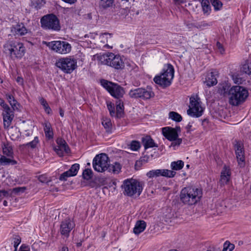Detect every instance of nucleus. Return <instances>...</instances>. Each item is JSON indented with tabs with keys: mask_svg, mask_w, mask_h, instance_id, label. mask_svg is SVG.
Masks as SVG:
<instances>
[{
	"mask_svg": "<svg viewBox=\"0 0 251 251\" xmlns=\"http://www.w3.org/2000/svg\"><path fill=\"white\" fill-rule=\"evenodd\" d=\"M5 97L10 105L11 106L12 108L14 110L18 109V106L19 105V104L18 103L17 101L15 99L14 97L12 95L9 94H6L5 95Z\"/></svg>",
	"mask_w": 251,
	"mask_h": 251,
	"instance_id": "a878e982",
	"label": "nucleus"
},
{
	"mask_svg": "<svg viewBox=\"0 0 251 251\" xmlns=\"http://www.w3.org/2000/svg\"><path fill=\"white\" fill-rule=\"evenodd\" d=\"M44 130L47 138L50 139L53 138V133L50 124L45 122L44 124Z\"/></svg>",
	"mask_w": 251,
	"mask_h": 251,
	"instance_id": "5701e85b",
	"label": "nucleus"
},
{
	"mask_svg": "<svg viewBox=\"0 0 251 251\" xmlns=\"http://www.w3.org/2000/svg\"><path fill=\"white\" fill-rule=\"evenodd\" d=\"M17 161L14 159L7 158L5 156L0 154V166L9 165H15Z\"/></svg>",
	"mask_w": 251,
	"mask_h": 251,
	"instance_id": "b1692460",
	"label": "nucleus"
},
{
	"mask_svg": "<svg viewBox=\"0 0 251 251\" xmlns=\"http://www.w3.org/2000/svg\"><path fill=\"white\" fill-rule=\"evenodd\" d=\"M102 125L105 128L107 132H111L112 123L111 120L109 119H103L102 121Z\"/></svg>",
	"mask_w": 251,
	"mask_h": 251,
	"instance_id": "f704fd0d",
	"label": "nucleus"
},
{
	"mask_svg": "<svg viewBox=\"0 0 251 251\" xmlns=\"http://www.w3.org/2000/svg\"><path fill=\"white\" fill-rule=\"evenodd\" d=\"M46 45L50 49L60 54H67L71 50V46L65 41H53L51 42H45Z\"/></svg>",
	"mask_w": 251,
	"mask_h": 251,
	"instance_id": "ddd939ff",
	"label": "nucleus"
},
{
	"mask_svg": "<svg viewBox=\"0 0 251 251\" xmlns=\"http://www.w3.org/2000/svg\"><path fill=\"white\" fill-rule=\"evenodd\" d=\"M7 201H4L3 202V204L5 206H7Z\"/></svg>",
	"mask_w": 251,
	"mask_h": 251,
	"instance_id": "69168bd1",
	"label": "nucleus"
},
{
	"mask_svg": "<svg viewBox=\"0 0 251 251\" xmlns=\"http://www.w3.org/2000/svg\"><path fill=\"white\" fill-rule=\"evenodd\" d=\"M159 170V176H164V173H165V169H158Z\"/></svg>",
	"mask_w": 251,
	"mask_h": 251,
	"instance_id": "bf43d9fd",
	"label": "nucleus"
},
{
	"mask_svg": "<svg viewBox=\"0 0 251 251\" xmlns=\"http://www.w3.org/2000/svg\"><path fill=\"white\" fill-rule=\"evenodd\" d=\"M73 176L72 175L67 171L62 173L59 176V180L61 181L67 180L68 177Z\"/></svg>",
	"mask_w": 251,
	"mask_h": 251,
	"instance_id": "a18cd8bd",
	"label": "nucleus"
},
{
	"mask_svg": "<svg viewBox=\"0 0 251 251\" xmlns=\"http://www.w3.org/2000/svg\"><path fill=\"white\" fill-rule=\"evenodd\" d=\"M21 239L19 237H17L14 239V247L15 248L14 251H17V249L19 245L21 243Z\"/></svg>",
	"mask_w": 251,
	"mask_h": 251,
	"instance_id": "864d4df0",
	"label": "nucleus"
},
{
	"mask_svg": "<svg viewBox=\"0 0 251 251\" xmlns=\"http://www.w3.org/2000/svg\"><path fill=\"white\" fill-rule=\"evenodd\" d=\"M146 223L142 220L138 221L133 228V232L136 234H139L142 232L146 228Z\"/></svg>",
	"mask_w": 251,
	"mask_h": 251,
	"instance_id": "412c9836",
	"label": "nucleus"
},
{
	"mask_svg": "<svg viewBox=\"0 0 251 251\" xmlns=\"http://www.w3.org/2000/svg\"><path fill=\"white\" fill-rule=\"evenodd\" d=\"M204 83L208 87L215 85L217 83V78L213 73L211 72L208 75Z\"/></svg>",
	"mask_w": 251,
	"mask_h": 251,
	"instance_id": "393cba45",
	"label": "nucleus"
},
{
	"mask_svg": "<svg viewBox=\"0 0 251 251\" xmlns=\"http://www.w3.org/2000/svg\"><path fill=\"white\" fill-rule=\"evenodd\" d=\"M39 180L42 183H48L50 181L49 177H48L46 174L42 175L39 176Z\"/></svg>",
	"mask_w": 251,
	"mask_h": 251,
	"instance_id": "09e8293b",
	"label": "nucleus"
},
{
	"mask_svg": "<svg viewBox=\"0 0 251 251\" xmlns=\"http://www.w3.org/2000/svg\"><path fill=\"white\" fill-rule=\"evenodd\" d=\"M242 71L246 74H251V61H247L242 66Z\"/></svg>",
	"mask_w": 251,
	"mask_h": 251,
	"instance_id": "c9c22d12",
	"label": "nucleus"
},
{
	"mask_svg": "<svg viewBox=\"0 0 251 251\" xmlns=\"http://www.w3.org/2000/svg\"><path fill=\"white\" fill-rule=\"evenodd\" d=\"M192 127V125H191L190 123H189L187 126H186V128L187 129V130H189Z\"/></svg>",
	"mask_w": 251,
	"mask_h": 251,
	"instance_id": "0e129e2a",
	"label": "nucleus"
},
{
	"mask_svg": "<svg viewBox=\"0 0 251 251\" xmlns=\"http://www.w3.org/2000/svg\"><path fill=\"white\" fill-rule=\"evenodd\" d=\"M174 1L176 4H180V3L184 2V1L183 0H174Z\"/></svg>",
	"mask_w": 251,
	"mask_h": 251,
	"instance_id": "052dcab7",
	"label": "nucleus"
},
{
	"mask_svg": "<svg viewBox=\"0 0 251 251\" xmlns=\"http://www.w3.org/2000/svg\"><path fill=\"white\" fill-rule=\"evenodd\" d=\"M16 81L20 84L23 85V79L21 77L18 76L17 78V79H16Z\"/></svg>",
	"mask_w": 251,
	"mask_h": 251,
	"instance_id": "13d9d810",
	"label": "nucleus"
},
{
	"mask_svg": "<svg viewBox=\"0 0 251 251\" xmlns=\"http://www.w3.org/2000/svg\"><path fill=\"white\" fill-rule=\"evenodd\" d=\"M4 51L10 55L12 59L21 58L25 54V48L23 43L10 41L4 45Z\"/></svg>",
	"mask_w": 251,
	"mask_h": 251,
	"instance_id": "0eeeda50",
	"label": "nucleus"
},
{
	"mask_svg": "<svg viewBox=\"0 0 251 251\" xmlns=\"http://www.w3.org/2000/svg\"><path fill=\"white\" fill-rule=\"evenodd\" d=\"M234 148L238 164L241 167H243L245 164L243 144L241 141H236Z\"/></svg>",
	"mask_w": 251,
	"mask_h": 251,
	"instance_id": "dca6fc26",
	"label": "nucleus"
},
{
	"mask_svg": "<svg viewBox=\"0 0 251 251\" xmlns=\"http://www.w3.org/2000/svg\"><path fill=\"white\" fill-rule=\"evenodd\" d=\"M180 131L179 126H176L175 128L166 126L162 128L163 135L169 141L174 142L172 143V146H179L181 143L182 139L178 138V133Z\"/></svg>",
	"mask_w": 251,
	"mask_h": 251,
	"instance_id": "6e6552de",
	"label": "nucleus"
},
{
	"mask_svg": "<svg viewBox=\"0 0 251 251\" xmlns=\"http://www.w3.org/2000/svg\"><path fill=\"white\" fill-rule=\"evenodd\" d=\"M60 115L61 117H63L64 116V113L63 112H62V111H60Z\"/></svg>",
	"mask_w": 251,
	"mask_h": 251,
	"instance_id": "338daca9",
	"label": "nucleus"
},
{
	"mask_svg": "<svg viewBox=\"0 0 251 251\" xmlns=\"http://www.w3.org/2000/svg\"><path fill=\"white\" fill-rule=\"evenodd\" d=\"M59 251H69V249L66 247H63Z\"/></svg>",
	"mask_w": 251,
	"mask_h": 251,
	"instance_id": "680f3d73",
	"label": "nucleus"
},
{
	"mask_svg": "<svg viewBox=\"0 0 251 251\" xmlns=\"http://www.w3.org/2000/svg\"><path fill=\"white\" fill-rule=\"evenodd\" d=\"M169 117L176 122H180L182 120V118L179 114L174 111H171L169 113Z\"/></svg>",
	"mask_w": 251,
	"mask_h": 251,
	"instance_id": "2f4dec72",
	"label": "nucleus"
},
{
	"mask_svg": "<svg viewBox=\"0 0 251 251\" xmlns=\"http://www.w3.org/2000/svg\"><path fill=\"white\" fill-rule=\"evenodd\" d=\"M14 110L11 109L10 107L3 110L2 117L3 120L4 127L7 129L11 125L12 121L14 117Z\"/></svg>",
	"mask_w": 251,
	"mask_h": 251,
	"instance_id": "f3484780",
	"label": "nucleus"
},
{
	"mask_svg": "<svg viewBox=\"0 0 251 251\" xmlns=\"http://www.w3.org/2000/svg\"><path fill=\"white\" fill-rule=\"evenodd\" d=\"M58 146L57 147L63 149L66 153H68L70 150L66 141L62 138L57 139L56 141Z\"/></svg>",
	"mask_w": 251,
	"mask_h": 251,
	"instance_id": "cd10ccee",
	"label": "nucleus"
},
{
	"mask_svg": "<svg viewBox=\"0 0 251 251\" xmlns=\"http://www.w3.org/2000/svg\"><path fill=\"white\" fill-rule=\"evenodd\" d=\"M234 249V245L226 241L224 244V248L222 251H232Z\"/></svg>",
	"mask_w": 251,
	"mask_h": 251,
	"instance_id": "a19ab883",
	"label": "nucleus"
},
{
	"mask_svg": "<svg viewBox=\"0 0 251 251\" xmlns=\"http://www.w3.org/2000/svg\"><path fill=\"white\" fill-rule=\"evenodd\" d=\"M82 175L84 179L88 180L92 176V171L90 169H85L83 171Z\"/></svg>",
	"mask_w": 251,
	"mask_h": 251,
	"instance_id": "c03bdc74",
	"label": "nucleus"
},
{
	"mask_svg": "<svg viewBox=\"0 0 251 251\" xmlns=\"http://www.w3.org/2000/svg\"><path fill=\"white\" fill-rule=\"evenodd\" d=\"M230 177V171L228 167L225 166L221 173L220 183L222 185L226 184Z\"/></svg>",
	"mask_w": 251,
	"mask_h": 251,
	"instance_id": "a211bd4d",
	"label": "nucleus"
},
{
	"mask_svg": "<svg viewBox=\"0 0 251 251\" xmlns=\"http://www.w3.org/2000/svg\"><path fill=\"white\" fill-rule=\"evenodd\" d=\"M87 18H88L89 20L92 19V14L91 13H89L87 15Z\"/></svg>",
	"mask_w": 251,
	"mask_h": 251,
	"instance_id": "e2e57ef3",
	"label": "nucleus"
},
{
	"mask_svg": "<svg viewBox=\"0 0 251 251\" xmlns=\"http://www.w3.org/2000/svg\"><path fill=\"white\" fill-rule=\"evenodd\" d=\"M79 169V165L76 163L73 164L68 171L73 176H74L77 175Z\"/></svg>",
	"mask_w": 251,
	"mask_h": 251,
	"instance_id": "4c0bfd02",
	"label": "nucleus"
},
{
	"mask_svg": "<svg viewBox=\"0 0 251 251\" xmlns=\"http://www.w3.org/2000/svg\"><path fill=\"white\" fill-rule=\"evenodd\" d=\"M93 166L94 170L98 172L107 171L114 174H118L121 169V166L119 163L115 162L113 164H110L108 157L105 153L96 155L93 159Z\"/></svg>",
	"mask_w": 251,
	"mask_h": 251,
	"instance_id": "f257e3e1",
	"label": "nucleus"
},
{
	"mask_svg": "<svg viewBox=\"0 0 251 251\" xmlns=\"http://www.w3.org/2000/svg\"><path fill=\"white\" fill-rule=\"evenodd\" d=\"M0 105L3 108V110L9 107V106L5 102L4 100L0 98Z\"/></svg>",
	"mask_w": 251,
	"mask_h": 251,
	"instance_id": "6e6d98bb",
	"label": "nucleus"
},
{
	"mask_svg": "<svg viewBox=\"0 0 251 251\" xmlns=\"http://www.w3.org/2000/svg\"><path fill=\"white\" fill-rule=\"evenodd\" d=\"M56 66L64 73L71 74L77 68V61L73 57H63L56 61Z\"/></svg>",
	"mask_w": 251,
	"mask_h": 251,
	"instance_id": "9b49d317",
	"label": "nucleus"
},
{
	"mask_svg": "<svg viewBox=\"0 0 251 251\" xmlns=\"http://www.w3.org/2000/svg\"><path fill=\"white\" fill-rule=\"evenodd\" d=\"M31 5L36 9H40L46 3L45 0H30Z\"/></svg>",
	"mask_w": 251,
	"mask_h": 251,
	"instance_id": "c756f323",
	"label": "nucleus"
},
{
	"mask_svg": "<svg viewBox=\"0 0 251 251\" xmlns=\"http://www.w3.org/2000/svg\"><path fill=\"white\" fill-rule=\"evenodd\" d=\"M165 221L167 223H169V222H171V221H170L169 219H168L167 218H165Z\"/></svg>",
	"mask_w": 251,
	"mask_h": 251,
	"instance_id": "774afa93",
	"label": "nucleus"
},
{
	"mask_svg": "<svg viewBox=\"0 0 251 251\" xmlns=\"http://www.w3.org/2000/svg\"><path fill=\"white\" fill-rule=\"evenodd\" d=\"M39 101L41 105L43 106L45 112L48 114H50L51 112V110L46 100L43 98H41L39 99Z\"/></svg>",
	"mask_w": 251,
	"mask_h": 251,
	"instance_id": "72a5a7b5",
	"label": "nucleus"
},
{
	"mask_svg": "<svg viewBox=\"0 0 251 251\" xmlns=\"http://www.w3.org/2000/svg\"><path fill=\"white\" fill-rule=\"evenodd\" d=\"M54 151L59 156H62L64 155V152L65 151L63 149L56 147L54 148Z\"/></svg>",
	"mask_w": 251,
	"mask_h": 251,
	"instance_id": "603ef678",
	"label": "nucleus"
},
{
	"mask_svg": "<svg viewBox=\"0 0 251 251\" xmlns=\"http://www.w3.org/2000/svg\"><path fill=\"white\" fill-rule=\"evenodd\" d=\"M213 25L212 22H207L203 21L199 23L198 27L201 29H204L208 28L209 27Z\"/></svg>",
	"mask_w": 251,
	"mask_h": 251,
	"instance_id": "e433bc0d",
	"label": "nucleus"
},
{
	"mask_svg": "<svg viewBox=\"0 0 251 251\" xmlns=\"http://www.w3.org/2000/svg\"><path fill=\"white\" fill-rule=\"evenodd\" d=\"M142 141L144 148L146 149L154 147H157V145L154 143L153 140L150 136H147L145 137H143Z\"/></svg>",
	"mask_w": 251,
	"mask_h": 251,
	"instance_id": "4be33fe9",
	"label": "nucleus"
},
{
	"mask_svg": "<svg viewBox=\"0 0 251 251\" xmlns=\"http://www.w3.org/2000/svg\"><path fill=\"white\" fill-rule=\"evenodd\" d=\"M210 1L216 10H218L222 7V3L219 0H210Z\"/></svg>",
	"mask_w": 251,
	"mask_h": 251,
	"instance_id": "79ce46f5",
	"label": "nucleus"
},
{
	"mask_svg": "<svg viewBox=\"0 0 251 251\" xmlns=\"http://www.w3.org/2000/svg\"><path fill=\"white\" fill-rule=\"evenodd\" d=\"M100 83L102 87L104 88L113 97L116 99H120L123 98L125 94L124 88L117 83L105 79L101 80Z\"/></svg>",
	"mask_w": 251,
	"mask_h": 251,
	"instance_id": "1a4fd4ad",
	"label": "nucleus"
},
{
	"mask_svg": "<svg viewBox=\"0 0 251 251\" xmlns=\"http://www.w3.org/2000/svg\"><path fill=\"white\" fill-rule=\"evenodd\" d=\"M114 0H100V5L103 8L110 7L112 5Z\"/></svg>",
	"mask_w": 251,
	"mask_h": 251,
	"instance_id": "37998d69",
	"label": "nucleus"
},
{
	"mask_svg": "<svg viewBox=\"0 0 251 251\" xmlns=\"http://www.w3.org/2000/svg\"><path fill=\"white\" fill-rule=\"evenodd\" d=\"M98 59L100 64L109 66L116 69H122L125 66L121 57L112 52L99 55Z\"/></svg>",
	"mask_w": 251,
	"mask_h": 251,
	"instance_id": "423d86ee",
	"label": "nucleus"
},
{
	"mask_svg": "<svg viewBox=\"0 0 251 251\" xmlns=\"http://www.w3.org/2000/svg\"><path fill=\"white\" fill-rule=\"evenodd\" d=\"M248 90L245 87L236 85L231 87L227 92L228 102L232 106L242 104L249 97Z\"/></svg>",
	"mask_w": 251,
	"mask_h": 251,
	"instance_id": "f03ea898",
	"label": "nucleus"
},
{
	"mask_svg": "<svg viewBox=\"0 0 251 251\" xmlns=\"http://www.w3.org/2000/svg\"><path fill=\"white\" fill-rule=\"evenodd\" d=\"M20 251H29V249L27 247L22 245Z\"/></svg>",
	"mask_w": 251,
	"mask_h": 251,
	"instance_id": "4d7b16f0",
	"label": "nucleus"
},
{
	"mask_svg": "<svg viewBox=\"0 0 251 251\" xmlns=\"http://www.w3.org/2000/svg\"><path fill=\"white\" fill-rule=\"evenodd\" d=\"M1 147L3 154L8 157H13V149L11 143L8 142H3Z\"/></svg>",
	"mask_w": 251,
	"mask_h": 251,
	"instance_id": "6ab92c4d",
	"label": "nucleus"
},
{
	"mask_svg": "<svg viewBox=\"0 0 251 251\" xmlns=\"http://www.w3.org/2000/svg\"><path fill=\"white\" fill-rule=\"evenodd\" d=\"M202 10L204 14H209L211 10L208 0H202L201 2Z\"/></svg>",
	"mask_w": 251,
	"mask_h": 251,
	"instance_id": "7c9ffc66",
	"label": "nucleus"
},
{
	"mask_svg": "<svg viewBox=\"0 0 251 251\" xmlns=\"http://www.w3.org/2000/svg\"><path fill=\"white\" fill-rule=\"evenodd\" d=\"M75 227V223L74 221L67 218L63 221L60 225V231L62 235L65 237H68L71 231Z\"/></svg>",
	"mask_w": 251,
	"mask_h": 251,
	"instance_id": "2eb2a0df",
	"label": "nucleus"
},
{
	"mask_svg": "<svg viewBox=\"0 0 251 251\" xmlns=\"http://www.w3.org/2000/svg\"><path fill=\"white\" fill-rule=\"evenodd\" d=\"M158 172H159L158 169L152 170H151V171H150L149 172H148L147 173L146 175L149 178H152V177H159V173Z\"/></svg>",
	"mask_w": 251,
	"mask_h": 251,
	"instance_id": "ea45409f",
	"label": "nucleus"
},
{
	"mask_svg": "<svg viewBox=\"0 0 251 251\" xmlns=\"http://www.w3.org/2000/svg\"><path fill=\"white\" fill-rule=\"evenodd\" d=\"M122 187L125 195L139 196L143 191L144 183L135 179H126L124 181Z\"/></svg>",
	"mask_w": 251,
	"mask_h": 251,
	"instance_id": "20e7f679",
	"label": "nucleus"
},
{
	"mask_svg": "<svg viewBox=\"0 0 251 251\" xmlns=\"http://www.w3.org/2000/svg\"><path fill=\"white\" fill-rule=\"evenodd\" d=\"M38 142H39V140H38V137H35L34 138V139L33 141L28 143L26 144V145L28 146H30L31 148L34 149L36 147L37 144H38Z\"/></svg>",
	"mask_w": 251,
	"mask_h": 251,
	"instance_id": "8fccbe9b",
	"label": "nucleus"
},
{
	"mask_svg": "<svg viewBox=\"0 0 251 251\" xmlns=\"http://www.w3.org/2000/svg\"><path fill=\"white\" fill-rule=\"evenodd\" d=\"M116 116H117V117H120L122 116V114L124 110L123 101L119 99L116 102Z\"/></svg>",
	"mask_w": 251,
	"mask_h": 251,
	"instance_id": "bb28decb",
	"label": "nucleus"
},
{
	"mask_svg": "<svg viewBox=\"0 0 251 251\" xmlns=\"http://www.w3.org/2000/svg\"><path fill=\"white\" fill-rule=\"evenodd\" d=\"M128 95L131 98H140L143 100H148L154 96L151 88L148 87L146 88H138L131 89L129 91Z\"/></svg>",
	"mask_w": 251,
	"mask_h": 251,
	"instance_id": "4468645a",
	"label": "nucleus"
},
{
	"mask_svg": "<svg viewBox=\"0 0 251 251\" xmlns=\"http://www.w3.org/2000/svg\"><path fill=\"white\" fill-rule=\"evenodd\" d=\"M189 108L187 114L194 117H201L203 112L204 108L201 106V102L198 95H192L190 98Z\"/></svg>",
	"mask_w": 251,
	"mask_h": 251,
	"instance_id": "9d476101",
	"label": "nucleus"
},
{
	"mask_svg": "<svg viewBox=\"0 0 251 251\" xmlns=\"http://www.w3.org/2000/svg\"><path fill=\"white\" fill-rule=\"evenodd\" d=\"M112 37V34L107 32L102 33L100 35V42L105 44L107 43L108 39H110Z\"/></svg>",
	"mask_w": 251,
	"mask_h": 251,
	"instance_id": "473e14b6",
	"label": "nucleus"
},
{
	"mask_svg": "<svg viewBox=\"0 0 251 251\" xmlns=\"http://www.w3.org/2000/svg\"><path fill=\"white\" fill-rule=\"evenodd\" d=\"M107 108L109 111L110 114L111 116H116V112L115 111V107L114 104L111 102L107 103Z\"/></svg>",
	"mask_w": 251,
	"mask_h": 251,
	"instance_id": "49530a36",
	"label": "nucleus"
},
{
	"mask_svg": "<svg viewBox=\"0 0 251 251\" xmlns=\"http://www.w3.org/2000/svg\"><path fill=\"white\" fill-rule=\"evenodd\" d=\"M184 166V162L182 160L172 162L171 167L172 170L178 171L181 170Z\"/></svg>",
	"mask_w": 251,
	"mask_h": 251,
	"instance_id": "c85d7f7f",
	"label": "nucleus"
},
{
	"mask_svg": "<svg viewBox=\"0 0 251 251\" xmlns=\"http://www.w3.org/2000/svg\"><path fill=\"white\" fill-rule=\"evenodd\" d=\"M202 195L201 189L195 187H187L181 190L180 199L184 204L192 205L200 201Z\"/></svg>",
	"mask_w": 251,
	"mask_h": 251,
	"instance_id": "7ed1b4c3",
	"label": "nucleus"
},
{
	"mask_svg": "<svg viewBox=\"0 0 251 251\" xmlns=\"http://www.w3.org/2000/svg\"><path fill=\"white\" fill-rule=\"evenodd\" d=\"M8 191L4 190H0V201L4 197H8Z\"/></svg>",
	"mask_w": 251,
	"mask_h": 251,
	"instance_id": "5fc2aeb1",
	"label": "nucleus"
},
{
	"mask_svg": "<svg viewBox=\"0 0 251 251\" xmlns=\"http://www.w3.org/2000/svg\"><path fill=\"white\" fill-rule=\"evenodd\" d=\"M42 27L45 29L59 31L60 29L59 21L54 14H48L41 19Z\"/></svg>",
	"mask_w": 251,
	"mask_h": 251,
	"instance_id": "f8f14e48",
	"label": "nucleus"
},
{
	"mask_svg": "<svg viewBox=\"0 0 251 251\" xmlns=\"http://www.w3.org/2000/svg\"><path fill=\"white\" fill-rule=\"evenodd\" d=\"M174 76V69L170 64L164 65L160 75H156L154 82L163 88L170 86Z\"/></svg>",
	"mask_w": 251,
	"mask_h": 251,
	"instance_id": "39448f33",
	"label": "nucleus"
},
{
	"mask_svg": "<svg viewBox=\"0 0 251 251\" xmlns=\"http://www.w3.org/2000/svg\"><path fill=\"white\" fill-rule=\"evenodd\" d=\"M165 173H164V176L167 177H174L176 174V172L168 169H165Z\"/></svg>",
	"mask_w": 251,
	"mask_h": 251,
	"instance_id": "de8ad7c7",
	"label": "nucleus"
},
{
	"mask_svg": "<svg viewBox=\"0 0 251 251\" xmlns=\"http://www.w3.org/2000/svg\"><path fill=\"white\" fill-rule=\"evenodd\" d=\"M129 146H130V149L134 151H137L141 147L140 142L135 140L132 141Z\"/></svg>",
	"mask_w": 251,
	"mask_h": 251,
	"instance_id": "58836bf2",
	"label": "nucleus"
},
{
	"mask_svg": "<svg viewBox=\"0 0 251 251\" xmlns=\"http://www.w3.org/2000/svg\"><path fill=\"white\" fill-rule=\"evenodd\" d=\"M216 48L218 50V51L221 53L223 54L225 52V49L223 46L219 42H217L216 43Z\"/></svg>",
	"mask_w": 251,
	"mask_h": 251,
	"instance_id": "3c124183",
	"label": "nucleus"
},
{
	"mask_svg": "<svg viewBox=\"0 0 251 251\" xmlns=\"http://www.w3.org/2000/svg\"><path fill=\"white\" fill-rule=\"evenodd\" d=\"M12 31L16 35L23 36L27 33V30L23 23H20L13 26Z\"/></svg>",
	"mask_w": 251,
	"mask_h": 251,
	"instance_id": "aec40b11",
	"label": "nucleus"
}]
</instances>
